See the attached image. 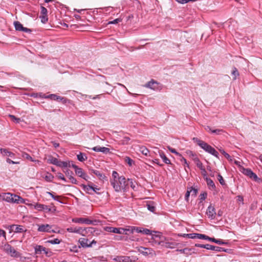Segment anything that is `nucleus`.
Listing matches in <instances>:
<instances>
[{"mask_svg":"<svg viewBox=\"0 0 262 262\" xmlns=\"http://www.w3.org/2000/svg\"><path fill=\"white\" fill-rule=\"evenodd\" d=\"M128 183V186L130 185L131 188L134 190H137L136 189V186L135 184L133 182L132 179H128L127 180V183Z\"/></svg>","mask_w":262,"mask_h":262,"instance_id":"obj_39","label":"nucleus"},{"mask_svg":"<svg viewBox=\"0 0 262 262\" xmlns=\"http://www.w3.org/2000/svg\"><path fill=\"white\" fill-rule=\"evenodd\" d=\"M94 184L93 183H91V184H89L88 185H85L83 184V190L85 191L86 193L93 194V190H94Z\"/></svg>","mask_w":262,"mask_h":262,"instance_id":"obj_16","label":"nucleus"},{"mask_svg":"<svg viewBox=\"0 0 262 262\" xmlns=\"http://www.w3.org/2000/svg\"><path fill=\"white\" fill-rule=\"evenodd\" d=\"M78 242L79 245L78 246L72 244L70 245L69 248L71 252H77L78 251V249L82 246V241L80 238L79 239Z\"/></svg>","mask_w":262,"mask_h":262,"instance_id":"obj_21","label":"nucleus"},{"mask_svg":"<svg viewBox=\"0 0 262 262\" xmlns=\"http://www.w3.org/2000/svg\"><path fill=\"white\" fill-rule=\"evenodd\" d=\"M189 190L190 191H191V195H194V196H196V194L198 193V189L195 188H193V187H190L189 188Z\"/></svg>","mask_w":262,"mask_h":262,"instance_id":"obj_55","label":"nucleus"},{"mask_svg":"<svg viewBox=\"0 0 262 262\" xmlns=\"http://www.w3.org/2000/svg\"><path fill=\"white\" fill-rule=\"evenodd\" d=\"M105 230L108 232L118 233L120 234H125L128 235V233L125 232V228H116L111 226H107L105 228Z\"/></svg>","mask_w":262,"mask_h":262,"instance_id":"obj_6","label":"nucleus"},{"mask_svg":"<svg viewBox=\"0 0 262 262\" xmlns=\"http://www.w3.org/2000/svg\"><path fill=\"white\" fill-rule=\"evenodd\" d=\"M34 209L37 210L38 211H42L43 208V205L38 203H35L33 205Z\"/></svg>","mask_w":262,"mask_h":262,"instance_id":"obj_41","label":"nucleus"},{"mask_svg":"<svg viewBox=\"0 0 262 262\" xmlns=\"http://www.w3.org/2000/svg\"><path fill=\"white\" fill-rule=\"evenodd\" d=\"M10 229L15 233H22L26 231V229L21 225H12L9 226Z\"/></svg>","mask_w":262,"mask_h":262,"instance_id":"obj_10","label":"nucleus"},{"mask_svg":"<svg viewBox=\"0 0 262 262\" xmlns=\"http://www.w3.org/2000/svg\"><path fill=\"white\" fill-rule=\"evenodd\" d=\"M57 166L60 167L65 168H73L74 169L75 173L80 177H82V170L81 169L79 168L77 165H76L73 161H61L60 160H58L57 163L56 165Z\"/></svg>","mask_w":262,"mask_h":262,"instance_id":"obj_3","label":"nucleus"},{"mask_svg":"<svg viewBox=\"0 0 262 262\" xmlns=\"http://www.w3.org/2000/svg\"><path fill=\"white\" fill-rule=\"evenodd\" d=\"M12 203L19 204L23 202L24 199L17 195L12 194Z\"/></svg>","mask_w":262,"mask_h":262,"instance_id":"obj_26","label":"nucleus"},{"mask_svg":"<svg viewBox=\"0 0 262 262\" xmlns=\"http://www.w3.org/2000/svg\"><path fill=\"white\" fill-rule=\"evenodd\" d=\"M112 177L113 178V180H111V181H116V180H118V178H120L118 173L116 171H113Z\"/></svg>","mask_w":262,"mask_h":262,"instance_id":"obj_45","label":"nucleus"},{"mask_svg":"<svg viewBox=\"0 0 262 262\" xmlns=\"http://www.w3.org/2000/svg\"><path fill=\"white\" fill-rule=\"evenodd\" d=\"M23 157L25 159L30 160L31 161H35V160L28 154L24 153L23 154Z\"/></svg>","mask_w":262,"mask_h":262,"instance_id":"obj_54","label":"nucleus"},{"mask_svg":"<svg viewBox=\"0 0 262 262\" xmlns=\"http://www.w3.org/2000/svg\"><path fill=\"white\" fill-rule=\"evenodd\" d=\"M241 171L243 174L248 176L250 178L254 180L256 182H259L261 181V180L258 178L257 175L249 168H245L243 167H241Z\"/></svg>","mask_w":262,"mask_h":262,"instance_id":"obj_5","label":"nucleus"},{"mask_svg":"<svg viewBox=\"0 0 262 262\" xmlns=\"http://www.w3.org/2000/svg\"><path fill=\"white\" fill-rule=\"evenodd\" d=\"M58 160V159H57V158L51 157L48 159V162L49 163L53 164L56 165L57 163Z\"/></svg>","mask_w":262,"mask_h":262,"instance_id":"obj_40","label":"nucleus"},{"mask_svg":"<svg viewBox=\"0 0 262 262\" xmlns=\"http://www.w3.org/2000/svg\"><path fill=\"white\" fill-rule=\"evenodd\" d=\"M232 75L234 76L233 77V80H235L236 77L239 76V73L238 72V70L235 67H234L233 68V70L232 71Z\"/></svg>","mask_w":262,"mask_h":262,"instance_id":"obj_43","label":"nucleus"},{"mask_svg":"<svg viewBox=\"0 0 262 262\" xmlns=\"http://www.w3.org/2000/svg\"><path fill=\"white\" fill-rule=\"evenodd\" d=\"M223 132H224V130L223 129H213L212 130H211V133L215 134L217 135H220L222 133H223Z\"/></svg>","mask_w":262,"mask_h":262,"instance_id":"obj_57","label":"nucleus"},{"mask_svg":"<svg viewBox=\"0 0 262 262\" xmlns=\"http://www.w3.org/2000/svg\"><path fill=\"white\" fill-rule=\"evenodd\" d=\"M103 94L100 95H97L96 96L92 97L91 95H83V97H84V99L86 98H90L93 99H96L97 98H100L102 96H103Z\"/></svg>","mask_w":262,"mask_h":262,"instance_id":"obj_38","label":"nucleus"},{"mask_svg":"<svg viewBox=\"0 0 262 262\" xmlns=\"http://www.w3.org/2000/svg\"><path fill=\"white\" fill-rule=\"evenodd\" d=\"M140 253L144 255L147 256L148 254H151L152 250L150 248H145L144 247H140L138 249Z\"/></svg>","mask_w":262,"mask_h":262,"instance_id":"obj_15","label":"nucleus"},{"mask_svg":"<svg viewBox=\"0 0 262 262\" xmlns=\"http://www.w3.org/2000/svg\"><path fill=\"white\" fill-rule=\"evenodd\" d=\"M196 234L197 233H188V234H183L182 235L184 237H187L188 238L194 239L196 238Z\"/></svg>","mask_w":262,"mask_h":262,"instance_id":"obj_37","label":"nucleus"},{"mask_svg":"<svg viewBox=\"0 0 262 262\" xmlns=\"http://www.w3.org/2000/svg\"><path fill=\"white\" fill-rule=\"evenodd\" d=\"M0 198L9 203H12V193H0Z\"/></svg>","mask_w":262,"mask_h":262,"instance_id":"obj_13","label":"nucleus"},{"mask_svg":"<svg viewBox=\"0 0 262 262\" xmlns=\"http://www.w3.org/2000/svg\"><path fill=\"white\" fill-rule=\"evenodd\" d=\"M48 243L51 244H59L60 243V241L58 238H54L52 240H49L48 241Z\"/></svg>","mask_w":262,"mask_h":262,"instance_id":"obj_51","label":"nucleus"},{"mask_svg":"<svg viewBox=\"0 0 262 262\" xmlns=\"http://www.w3.org/2000/svg\"><path fill=\"white\" fill-rule=\"evenodd\" d=\"M208 250H213L216 252H227V249H226L224 248L215 246L211 245H209Z\"/></svg>","mask_w":262,"mask_h":262,"instance_id":"obj_25","label":"nucleus"},{"mask_svg":"<svg viewBox=\"0 0 262 262\" xmlns=\"http://www.w3.org/2000/svg\"><path fill=\"white\" fill-rule=\"evenodd\" d=\"M45 250V247L42 246L37 245L35 247V252L36 254H40L42 252V250Z\"/></svg>","mask_w":262,"mask_h":262,"instance_id":"obj_35","label":"nucleus"},{"mask_svg":"<svg viewBox=\"0 0 262 262\" xmlns=\"http://www.w3.org/2000/svg\"><path fill=\"white\" fill-rule=\"evenodd\" d=\"M140 151L145 156H147L149 152V150L145 147H141L140 148Z\"/></svg>","mask_w":262,"mask_h":262,"instance_id":"obj_46","label":"nucleus"},{"mask_svg":"<svg viewBox=\"0 0 262 262\" xmlns=\"http://www.w3.org/2000/svg\"><path fill=\"white\" fill-rule=\"evenodd\" d=\"M121 21V19H120V18H116V19L113 20V21H110L108 23V24H118V23L120 22Z\"/></svg>","mask_w":262,"mask_h":262,"instance_id":"obj_63","label":"nucleus"},{"mask_svg":"<svg viewBox=\"0 0 262 262\" xmlns=\"http://www.w3.org/2000/svg\"><path fill=\"white\" fill-rule=\"evenodd\" d=\"M1 236H3L5 238V239H6V232L4 230L0 229V237Z\"/></svg>","mask_w":262,"mask_h":262,"instance_id":"obj_64","label":"nucleus"},{"mask_svg":"<svg viewBox=\"0 0 262 262\" xmlns=\"http://www.w3.org/2000/svg\"><path fill=\"white\" fill-rule=\"evenodd\" d=\"M93 150L97 152H102L104 154L110 152V149L105 147H100L99 146H95L93 148Z\"/></svg>","mask_w":262,"mask_h":262,"instance_id":"obj_19","label":"nucleus"},{"mask_svg":"<svg viewBox=\"0 0 262 262\" xmlns=\"http://www.w3.org/2000/svg\"><path fill=\"white\" fill-rule=\"evenodd\" d=\"M141 231L139 232L140 233H142L145 235H150L151 234V231L148 229L140 227Z\"/></svg>","mask_w":262,"mask_h":262,"instance_id":"obj_36","label":"nucleus"},{"mask_svg":"<svg viewBox=\"0 0 262 262\" xmlns=\"http://www.w3.org/2000/svg\"><path fill=\"white\" fill-rule=\"evenodd\" d=\"M115 260L119 262H131L130 257L125 256H117Z\"/></svg>","mask_w":262,"mask_h":262,"instance_id":"obj_28","label":"nucleus"},{"mask_svg":"<svg viewBox=\"0 0 262 262\" xmlns=\"http://www.w3.org/2000/svg\"><path fill=\"white\" fill-rule=\"evenodd\" d=\"M220 151L227 159L228 160L232 161L231 157L224 149H220Z\"/></svg>","mask_w":262,"mask_h":262,"instance_id":"obj_42","label":"nucleus"},{"mask_svg":"<svg viewBox=\"0 0 262 262\" xmlns=\"http://www.w3.org/2000/svg\"><path fill=\"white\" fill-rule=\"evenodd\" d=\"M54 177L51 173H48L45 177V179L48 182H51L53 179Z\"/></svg>","mask_w":262,"mask_h":262,"instance_id":"obj_56","label":"nucleus"},{"mask_svg":"<svg viewBox=\"0 0 262 262\" xmlns=\"http://www.w3.org/2000/svg\"><path fill=\"white\" fill-rule=\"evenodd\" d=\"M37 230L39 232H54L53 230H52V226L49 224H42L38 226Z\"/></svg>","mask_w":262,"mask_h":262,"instance_id":"obj_9","label":"nucleus"},{"mask_svg":"<svg viewBox=\"0 0 262 262\" xmlns=\"http://www.w3.org/2000/svg\"><path fill=\"white\" fill-rule=\"evenodd\" d=\"M193 161L195 162L196 164V166L200 169L201 170L204 167L202 163L200 160V159L198 158H193Z\"/></svg>","mask_w":262,"mask_h":262,"instance_id":"obj_31","label":"nucleus"},{"mask_svg":"<svg viewBox=\"0 0 262 262\" xmlns=\"http://www.w3.org/2000/svg\"><path fill=\"white\" fill-rule=\"evenodd\" d=\"M0 151H1V153L3 156H7L8 157H10L12 158H13L15 156V155L14 153H13L11 151H9V150H8L7 149H6V148H1Z\"/></svg>","mask_w":262,"mask_h":262,"instance_id":"obj_24","label":"nucleus"},{"mask_svg":"<svg viewBox=\"0 0 262 262\" xmlns=\"http://www.w3.org/2000/svg\"><path fill=\"white\" fill-rule=\"evenodd\" d=\"M67 231L71 233H76L80 234H82V229L80 227L72 225L67 229Z\"/></svg>","mask_w":262,"mask_h":262,"instance_id":"obj_12","label":"nucleus"},{"mask_svg":"<svg viewBox=\"0 0 262 262\" xmlns=\"http://www.w3.org/2000/svg\"><path fill=\"white\" fill-rule=\"evenodd\" d=\"M13 24L16 31H23L27 33H31L32 32L31 29L23 27V25L19 21H14Z\"/></svg>","mask_w":262,"mask_h":262,"instance_id":"obj_7","label":"nucleus"},{"mask_svg":"<svg viewBox=\"0 0 262 262\" xmlns=\"http://www.w3.org/2000/svg\"><path fill=\"white\" fill-rule=\"evenodd\" d=\"M205 180L206 182V183L207 184L208 188L210 189H211V190L215 189V188H216L215 185L214 183L213 182V181L210 178L206 177L205 178Z\"/></svg>","mask_w":262,"mask_h":262,"instance_id":"obj_23","label":"nucleus"},{"mask_svg":"<svg viewBox=\"0 0 262 262\" xmlns=\"http://www.w3.org/2000/svg\"><path fill=\"white\" fill-rule=\"evenodd\" d=\"M159 156L163 160V162L166 164H171L170 160L166 157L164 152L159 151Z\"/></svg>","mask_w":262,"mask_h":262,"instance_id":"obj_27","label":"nucleus"},{"mask_svg":"<svg viewBox=\"0 0 262 262\" xmlns=\"http://www.w3.org/2000/svg\"><path fill=\"white\" fill-rule=\"evenodd\" d=\"M95 231L94 228L92 227H83V236H85V234L90 233H92Z\"/></svg>","mask_w":262,"mask_h":262,"instance_id":"obj_32","label":"nucleus"},{"mask_svg":"<svg viewBox=\"0 0 262 262\" xmlns=\"http://www.w3.org/2000/svg\"><path fill=\"white\" fill-rule=\"evenodd\" d=\"M158 82L152 79L150 81L146 83L144 86L153 90H157L158 89Z\"/></svg>","mask_w":262,"mask_h":262,"instance_id":"obj_11","label":"nucleus"},{"mask_svg":"<svg viewBox=\"0 0 262 262\" xmlns=\"http://www.w3.org/2000/svg\"><path fill=\"white\" fill-rule=\"evenodd\" d=\"M39 17L41 18V21L43 23H47L48 20V15H40Z\"/></svg>","mask_w":262,"mask_h":262,"instance_id":"obj_59","label":"nucleus"},{"mask_svg":"<svg viewBox=\"0 0 262 262\" xmlns=\"http://www.w3.org/2000/svg\"><path fill=\"white\" fill-rule=\"evenodd\" d=\"M185 154L189 157L191 158L192 160L193 158H195V157L198 158L196 155L190 150H187L185 151Z\"/></svg>","mask_w":262,"mask_h":262,"instance_id":"obj_34","label":"nucleus"},{"mask_svg":"<svg viewBox=\"0 0 262 262\" xmlns=\"http://www.w3.org/2000/svg\"><path fill=\"white\" fill-rule=\"evenodd\" d=\"M168 148L171 152L175 154L176 155H178L179 157H182V155L177 152L174 148H172L169 146L168 147Z\"/></svg>","mask_w":262,"mask_h":262,"instance_id":"obj_53","label":"nucleus"},{"mask_svg":"<svg viewBox=\"0 0 262 262\" xmlns=\"http://www.w3.org/2000/svg\"><path fill=\"white\" fill-rule=\"evenodd\" d=\"M93 173L95 174L98 179L102 181V182H104V181H107V177L105 176V175L101 172L100 171L97 170H93Z\"/></svg>","mask_w":262,"mask_h":262,"instance_id":"obj_14","label":"nucleus"},{"mask_svg":"<svg viewBox=\"0 0 262 262\" xmlns=\"http://www.w3.org/2000/svg\"><path fill=\"white\" fill-rule=\"evenodd\" d=\"M209 244L204 245V244H195V246L196 247L205 248V249L208 250L209 249Z\"/></svg>","mask_w":262,"mask_h":262,"instance_id":"obj_52","label":"nucleus"},{"mask_svg":"<svg viewBox=\"0 0 262 262\" xmlns=\"http://www.w3.org/2000/svg\"><path fill=\"white\" fill-rule=\"evenodd\" d=\"M48 11L47 9L41 6L40 7V14L41 15H47Z\"/></svg>","mask_w":262,"mask_h":262,"instance_id":"obj_48","label":"nucleus"},{"mask_svg":"<svg viewBox=\"0 0 262 262\" xmlns=\"http://www.w3.org/2000/svg\"><path fill=\"white\" fill-rule=\"evenodd\" d=\"M42 97L46 99H51L57 101H61L63 99V97H61L60 96H57L55 94H50L49 95H46L45 94H43Z\"/></svg>","mask_w":262,"mask_h":262,"instance_id":"obj_18","label":"nucleus"},{"mask_svg":"<svg viewBox=\"0 0 262 262\" xmlns=\"http://www.w3.org/2000/svg\"><path fill=\"white\" fill-rule=\"evenodd\" d=\"M147 209L151 212H154L155 210V207L152 204H147Z\"/></svg>","mask_w":262,"mask_h":262,"instance_id":"obj_60","label":"nucleus"},{"mask_svg":"<svg viewBox=\"0 0 262 262\" xmlns=\"http://www.w3.org/2000/svg\"><path fill=\"white\" fill-rule=\"evenodd\" d=\"M196 237V238H198V239H206V240H208L209 241H210V239L211 238V237H209L208 236H207L206 235L203 234H200V233H197Z\"/></svg>","mask_w":262,"mask_h":262,"instance_id":"obj_33","label":"nucleus"},{"mask_svg":"<svg viewBox=\"0 0 262 262\" xmlns=\"http://www.w3.org/2000/svg\"><path fill=\"white\" fill-rule=\"evenodd\" d=\"M63 172L66 173V175L68 178L70 177V176H72L73 172L70 169L63 170Z\"/></svg>","mask_w":262,"mask_h":262,"instance_id":"obj_62","label":"nucleus"},{"mask_svg":"<svg viewBox=\"0 0 262 262\" xmlns=\"http://www.w3.org/2000/svg\"><path fill=\"white\" fill-rule=\"evenodd\" d=\"M130 138L128 137H124L121 142L123 144H127Z\"/></svg>","mask_w":262,"mask_h":262,"instance_id":"obj_58","label":"nucleus"},{"mask_svg":"<svg viewBox=\"0 0 262 262\" xmlns=\"http://www.w3.org/2000/svg\"><path fill=\"white\" fill-rule=\"evenodd\" d=\"M192 250V249L186 248L183 249H177L176 251H179L182 253L185 254L188 256L191 254L190 251Z\"/></svg>","mask_w":262,"mask_h":262,"instance_id":"obj_30","label":"nucleus"},{"mask_svg":"<svg viewBox=\"0 0 262 262\" xmlns=\"http://www.w3.org/2000/svg\"><path fill=\"white\" fill-rule=\"evenodd\" d=\"M207 196V193L206 192H204L203 193H201L200 195V200L201 202L205 200Z\"/></svg>","mask_w":262,"mask_h":262,"instance_id":"obj_50","label":"nucleus"},{"mask_svg":"<svg viewBox=\"0 0 262 262\" xmlns=\"http://www.w3.org/2000/svg\"><path fill=\"white\" fill-rule=\"evenodd\" d=\"M99 222L98 221L96 220H92L91 218L86 217H83V224H87V225H97V223Z\"/></svg>","mask_w":262,"mask_h":262,"instance_id":"obj_22","label":"nucleus"},{"mask_svg":"<svg viewBox=\"0 0 262 262\" xmlns=\"http://www.w3.org/2000/svg\"><path fill=\"white\" fill-rule=\"evenodd\" d=\"M178 244L175 243L167 242L166 243V247L168 248H173L175 246L177 245Z\"/></svg>","mask_w":262,"mask_h":262,"instance_id":"obj_47","label":"nucleus"},{"mask_svg":"<svg viewBox=\"0 0 262 262\" xmlns=\"http://www.w3.org/2000/svg\"><path fill=\"white\" fill-rule=\"evenodd\" d=\"M3 250L8 255L12 257H18L19 256V253L14 248L8 244H5L3 246Z\"/></svg>","mask_w":262,"mask_h":262,"instance_id":"obj_4","label":"nucleus"},{"mask_svg":"<svg viewBox=\"0 0 262 262\" xmlns=\"http://www.w3.org/2000/svg\"><path fill=\"white\" fill-rule=\"evenodd\" d=\"M124 176H120L116 181H111V184L116 192H127L128 189V184Z\"/></svg>","mask_w":262,"mask_h":262,"instance_id":"obj_1","label":"nucleus"},{"mask_svg":"<svg viewBox=\"0 0 262 262\" xmlns=\"http://www.w3.org/2000/svg\"><path fill=\"white\" fill-rule=\"evenodd\" d=\"M210 242H214V243L217 244L219 245H220L228 244L227 242H225V241H224L223 240L219 239H216L214 237H211V238L210 239Z\"/></svg>","mask_w":262,"mask_h":262,"instance_id":"obj_29","label":"nucleus"},{"mask_svg":"<svg viewBox=\"0 0 262 262\" xmlns=\"http://www.w3.org/2000/svg\"><path fill=\"white\" fill-rule=\"evenodd\" d=\"M125 161L126 163H127L128 165L129 166H132V164H133L134 163V161L131 159L129 157H126L125 158Z\"/></svg>","mask_w":262,"mask_h":262,"instance_id":"obj_49","label":"nucleus"},{"mask_svg":"<svg viewBox=\"0 0 262 262\" xmlns=\"http://www.w3.org/2000/svg\"><path fill=\"white\" fill-rule=\"evenodd\" d=\"M57 176L58 177V178L62 180H63V181H64L65 182H68V181L65 179L64 176L63 174H62L60 172H59L57 173Z\"/></svg>","mask_w":262,"mask_h":262,"instance_id":"obj_61","label":"nucleus"},{"mask_svg":"<svg viewBox=\"0 0 262 262\" xmlns=\"http://www.w3.org/2000/svg\"><path fill=\"white\" fill-rule=\"evenodd\" d=\"M217 179L222 186L226 185L225 182L223 177L220 173L217 174Z\"/></svg>","mask_w":262,"mask_h":262,"instance_id":"obj_44","label":"nucleus"},{"mask_svg":"<svg viewBox=\"0 0 262 262\" xmlns=\"http://www.w3.org/2000/svg\"><path fill=\"white\" fill-rule=\"evenodd\" d=\"M96 242L93 239L90 242L88 238H83V248L84 247H91L93 245H96Z\"/></svg>","mask_w":262,"mask_h":262,"instance_id":"obj_17","label":"nucleus"},{"mask_svg":"<svg viewBox=\"0 0 262 262\" xmlns=\"http://www.w3.org/2000/svg\"><path fill=\"white\" fill-rule=\"evenodd\" d=\"M125 232H129L130 233H133L134 232L139 233L141 231L140 227H136V226H128V228H125Z\"/></svg>","mask_w":262,"mask_h":262,"instance_id":"obj_20","label":"nucleus"},{"mask_svg":"<svg viewBox=\"0 0 262 262\" xmlns=\"http://www.w3.org/2000/svg\"><path fill=\"white\" fill-rule=\"evenodd\" d=\"M206 214L209 218L213 220L215 218L216 213L214 207L210 204L207 208Z\"/></svg>","mask_w":262,"mask_h":262,"instance_id":"obj_8","label":"nucleus"},{"mask_svg":"<svg viewBox=\"0 0 262 262\" xmlns=\"http://www.w3.org/2000/svg\"><path fill=\"white\" fill-rule=\"evenodd\" d=\"M194 142L196 143L200 147L203 149L205 151L210 154L217 158L219 159V152L212 146L205 142L200 140L198 138L194 137L192 139Z\"/></svg>","mask_w":262,"mask_h":262,"instance_id":"obj_2","label":"nucleus"}]
</instances>
